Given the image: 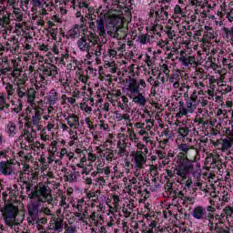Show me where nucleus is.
<instances>
[{
    "mask_svg": "<svg viewBox=\"0 0 233 233\" xmlns=\"http://www.w3.org/2000/svg\"><path fill=\"white\" fill-rule=\"evenodd\" d=\"M91 22H89V30L84 36L76 42L78 49L81 52H88L101 44L100 37H106V29H105V14L94 12L90 14ZM98 32V35H97Z\"/></svg>",
    "mask_w": 233,
    "mask_h": 233,
    "instance_id": "f257e3e1",
    "label": "nucleus"
},
{
    "mask_svg": "<svg viewBox=\"0 0 233 233\" xmlns=\"http://www.w3.org/2000/svg\"><path fill=\"white\" fill-rule=\"evenodd\" d=\"M25 185V192L29 199H35L31 202V205L27 207L28 216L35 221L39 216V208H41L42 203H50L52 201V195H50V187L48 186L38 184L33 180H27L24 182Z\"/></svg>",
    "mask_w": 233,
    "mask_h": 233,
    "instance_id": "f03ea898",
    "label": "nucleus"
},
{
    "mask_svg": "<svg viewBox=\"0 0 233 233\" xmlns=\"http://www.w3.org/2000/svg\"><path fill=\"white\" fill-rule=\"evenodd\" d=\"M16 94L19 99H25L29 105L26 108L25 127L27 128H30L32 125L39 127L41 116H43L45 109L35 104V94H37V91L34 87L29 88L27 86H18Z\"/></svg>",
    "mask_w": 233,
    "mask_h": 233,
    "instance_id": "7ed1b4c3",
    "label": "nucleus"
},
{
    "mask_svg": "<svg viewBox=\"0 0 233 233\" xmlns=\"http://www.w3.org/2000/svg\"><path fill=\"white\" fill-rule=\"evenodd\" d=\"M177 149L179 152L175 158H173L176 167L175 170L178 177L187 179V175L194 172V161L188 157H190V154H193L194 159H196L198 149L185 143L178 144Z\"/></svg>",
    "mask_w": 233,
    "mask_h": 233,
    "instance_id": "20e7f679",
    "label": "nucleus"
},
{
    "mask_svg": "<svg viewBox=\"0 0 233 233\" xmlns=\"http://www.w3.org/2000/svg\"><path fill=\"white\" fill-rule=\"evenodd\" d=\"M144 88H147V82L143 79H133L127 86V90L130 92L128 95L129 99H132L133 103L139 105V106L147 105V98L141 93Z\"/></svg>",
    "mask_w": 233,
    "mask_h": 233,
    "instance_id": "39448f33",
    "label": "nucleus"
},
{
    "mask_svg": "<svg viewBox=\"0 0 233 233\" xmlns=\"http://www.w3.org/2000/svg\"><path fill=\"white\" fill-rule=\"evenodd\" d=\"M39 80L41 88H46L48 83L51 79H54L59 72L57 71V66L53 64H46L38 69Z\"/></svg>",
    "mask_w": 233,
    "mask_h": 233,
    "instance_id": "423d86ee",
    "label": "nucleus"
},
{
    "mask_svg": "<svg viewBox=\"0 0 233 233\" xmlns=\"http://www.w3.org/2000/svg\"><path fill=\"white\" fill-rule=\"evenodd\" d=\"M18 214L19 208L14 204H5L4 208H2V215L6 227H10L11 228L14 227Z\"/></svg>",
    "mask_w": 233,
    "mask_h": 233,
    "instance_id": "0eeeda50",
    "label": "nucleus"
},
{
    "mask_svg": "<svg viewBox=\"0 0 233 233\" xmlns=\"http://www.w3.org/2000/svg\"><path fill=\"white\" fill-rule=\"evenodd\" d=\"M132 162L135 170L137 172L138 170L145 168V166L147 165V155H145L143 151H136L132 154Z\"/></svg>",
    "mask_w": 233,
    "mask_h": 233,
    "instance_id": "6e6552de",
    "label": "nucleus"
},
{
    "mask_svg": "<svg viewBox=\"0 0 233 233\" xmlns=\"http://www.w3.org/2000/svg\"><path fill=\"white\" fill-rule=\"evenodd\" d=\"M191 216L194 218V219H214V216L212 213L208 214L207 213V208H205L203 206H198L194 208Z\"/></svg>",
    "mask_w": 233,
    "mask_h": 233,
    "instance_id": "1a4fd4ad",
    "label": "nucleus"
},
{
    "mask_svg": "<svg viewBox=\"0 0 233 233\" xmlns=\"http://www.w3.org/2000/svg\"><path fill=\"white\" fill-rule=\"evenodd\" d=\"M233 146V134L232 129L230 127L226 128V136L221 138V151L228 152L232 148Z\"/></svg>",
    "mask_w": 233,
    "mask_h": 233,
    "instance_id": "9d476101",
    "label": "nucleus"
},
{
    "mask_svg": "<svg viewBox=\"0 0 233 233\" xmlns=\"http://www.w3.org/2000/svg\"><path fill=\"white\" fill-rule=\"evenodd\" d=\"M209 120L210 115H208V113L203 114V111H200L193 119L192 126L195 127H198V128L200 127H207V125L209 123Z\"/></svg>",
    "mask_w": 233,
    "mask_h": 233,
    "instance_id": "9b49d317",
    "label": "nucleus"
},
{
    "mask_svg": "<svg viewBox=\"0 0 233 233\" xmlns=\"http://www.w3.org/2000/svg\"><path fill=\"white\" fill-rule=\"evenodd\" d=\"M166 10H168V5H165V7L163 5L155 6V11H156L155 21L157 23H159L161 21L165 23V21H167L168 12H167Z\"/></svg>",
    "mask_w": 233,
    "mask_h": 233,
    "instance_id": "f8f14e48",
    "label": "nucleus"
},
{
    "mask_svg": "<svg viewBox=\"0 0 233 233\" xmlns=\"http://www.w3.org/2000/svg\"><path fill=\"white\" fill-rule=\"evenodd\" d=\"M79 10H87L88 14L86 18L89 19V23H92V18L90 17V14H94V12H98V14H104L105 15V23H106V17H108V14L105 13V11H101L99 9H94V7H89L86 2H78Z\"/></svg>",
    "mask_w": 233,
    "mask_h": 233,
    "instance_id": "ddd939ff",
    "label": "nucleus"
},
{
    "mask_svg": "<svg viewBox=\"0 0 233 233\" xmlns=\"http://www.w3.org/2000/svg\"><path fill=\"white\" fill-rule=\"evenodd\" d=\"M46 101L49 106H54L55 105H57L59 101H61V94H59L56 89L53 88L46 94Z\"/></svg>",
    "mask_w": 233,
    "mask_h": 233,
    "instance_id": "4468645a",
    "label": "nucleus"
},
{
    "mask_svg": "<svg viewBox=\"0 0 233 233\" xmlns=\"http://www.w3.org/2000/svg\"><path fill=\"white\" fill-rule=\"evenodd\" d=\"M10 15L12 13L8 11V7L0 6V28H6L10 25Z\"/></svg>",
    "mask_w": 233,
    "mask_h": 233,
    "instance_id": "2eb2a0df",
    "label": "nucleus"
},
{
    "mask_svg": "<svg viewBox=\"0 0 233 233\" xmlns=\"http://www.w3.org/2000/svg\"><path fill=\"white\" fill-rule=\"evenodd\" d=\"M179 61L180 63H182L184 66H188L189 65H191V66H194L195 68L196 66H198V62H196V57L187 56V52L185 51L180 52Z\"/></svg>",
    "mask_w": 233,
    "mask_h": 233,
    "instance_id": "dca6fc26",
    "label": "nucleus"
},
{
    "mask_svg": "<svg viewBox=\"0 0 233 233\" xmlns=\"http://www.w3.org/2000/svg\"><path fill=\"white\" fill-rule=\"evenodd\" d=\"M32 5V12L34 14H39V15H46L48 12L46 11V8H45V5L41 3V0H31Z\"/></svg>",
    "mask_w": 233,
    "mask_h": 233,
    "instance_id": "f3484780",
    "label": "nucleus"
},
{
    "mask_svg": "<svg viewBox=\"0 0 233 233\" xmlns=\"http://www.w3.org/2000/svg\"><path fill=\"white\" fill-rule=\"evenodd\" d=\"M32 136H35V131L34 130V128H31V132L28 129H25L23 131V135L18 137V141H21V148H25L26 147L25 146V143H23V137H25L27 143H34V137Z\"/></svg>",
    "mask_w": 233,
    "mask_h": 233,
    "instance_id": "a211bd4d",
    "label": "nucleus"
},
{
    "mask_svg": "<svg viewBox=\"0 0 233 233\" xmlns=\"http://www.w3.org/2000/svg\"><path fill=\"white\" fill-rule=\"evenodd\" d=\"M86 52V59H92V57H95V59H97V57H101L103 54V44L97 45L96 47L91 48L89 51H84Z\"/></svg>",
    "mask_w": 233,
    "mask_h": 233,
    "instance_id": "6ab92c4d",
    "label": "nucleus"
},
{
    "mask_svg": "<svg viewBox=\"0 0 233 233\" xmlns=\"http://www.w3.org/2000/svg\"><path fill=\"white\" fill-rule=\"evenodd\" d=\"M165 232V229L159 228L157 227V222L151 220L148 226H147L143 230L142 233H159Z\"/></svg>",
    "mask_w": 233,
    "mask_h": 233,
    "instance_id": "aec40b11",
    "label": "nucleus"
},
{
    "mask_svg": "<svg viewBox=\"0 0 233 233\" xmlns=\"http://www.w3.org/2000/svg\"><path fill=\"white\" fill-rule=\"evenodd\" d=\"M222 32V37L228 41V43H230V45L233 46V25L230 27L222 26L221 27Z\"/></svg>",
    "mask_w": 233,
    "mask_h": 233,
    "instance_id": "412c9836",
    "label": "nucleus"
},
{
    "mask_svg": "<svg viewBox=\"0 0 233 233\" xmlns=\"http://www.w3.org/2000/svg\"><path fill=\"white\" fill-rule=\"evenodd\" d=\"M0 172L3 176H12L14 174V167L10 166V163L5 161L0 162Z\"/></svg>",
    "mask_w": 233,
    "mask_h": 233,
    "instance_id": "4be33fe9",
    "label": "nucleus"
},
{
    "mask_svg": "<svg viewBox=\"0 0 233 233\" xmlns=\"http://www.w3.org/2000/svg\"><path fill=\"white\" fill-rule=\"evenodd\" d=\"M67 125L70 127V128H79L80 122H79V116L76 114H70L66 117Z\"/></svg>",
    "mask_w": 233,
    "mask_h": 233,
    "instance_id": "5701e85b",
    "label": "nucleus"
},
{
    "mask_svg": "<svg viewBox=\"0 0 233 233\" xmlns=\"http://www.w3.org/2000/svg\"><path fill=\"white\" fill-rule=\"evenodd\" d=\"M158 141L161 148H165L168 144V141H170V131H168V129L162 131L161 135L159 136Z\"/></svg>",
    "mask_w": 233,
    "mask_h": 233,
    "instance_id": "b1692460",
    "label": "nucleus"
},
{
    "mask_svg": "<svg viewBox=\"0 0 233 233\" xmlns=\"http://www.w3.org/2000/svg\"><path fill=\"white\" fill-rule=\"evenodd\" d=\"M6 49L10 50L11 52H19V40L17 37L14 36L8 40Z\"/></svg>",
    "mask_w": 233,
    "mask_h": 233,
    "instance_id": "393cba45",
    "label": "nucleus"
},
{
    "mask_svg": "<svg viewBox=\"0 0 233 233\" xmlns=\"http://www.w3.org/2000/svg\"><path fill=\"white\" fill-rule=\"evenodd\" d=\"M115 152L114 150L110 149V148H106L104 151L101 152L100 156L103 161H107V163H112V161H114V157H115Z\"/></svg>",
    "mask_w": 233,
    "mask_h": 233,
    "instance_id": "a878e982",
    "label": "nucleus"
},
{
    "mask_svg": "<svg viewBox=\"0 0 233 233\" xmlns=\"http://www.w3.org/2000/svg\"><path fill=\"white\" fill-rule=\"evenodd\" d=\"M187 15L185 14V11L179 6V5H177L174 8V14L172 15L173 19H175V23H177L181 20V17H185Z\"/></svg>",
    "mask_w": 233,
    "mask_h": 233,
    "instance_id": "bb28decb",
    "label": "nucleus"
},
{
    "mask_svg": "<svg viewBox=\"0 0 233 233\" xmlns=\"http://www.w3.org/2000/svg\"><path fill=\"white\" fill-rule=\"evenodd\" d=\"M164 196L166 198H172V196H176V190H174V184L172 182L167 181L164 186Z\"/></svg>",
    "mask_w": 233,
    "mask_h": 233,
    "instance_id": "cd10ccee",
    "label": "nucleus"
},
{
    "mask_svg": "<svg viewBox=\"0 0 233 233\" xmlns=\"http://www.w3.org/2000/svg\"><path fill=\"white\" fill-rule=\"evenodd\" d=\"M125 48H127V45L119 42L118 47H115L114 49H108L107 55L109 56V57H112V59H114V57L117 56V52H123Z\"/></svg>",
    "mask_w": 233,
    "mask_h": 233,
    "instance_id": "c85d7f7f",
    "label": "nucleus"
},
{
    "mask_svg": "<svg viewBox=\"0 0 233 233\" xmlns=\"http://www.w3.org/2000/svg\"><path fill=\"white\" fill-rule=\"evenodd\" d=\"M81 35V30L79 29V25H75L73 28H71L67 32V36L69 39H77Z\"/></svg>",
    "mask_w": 233,
    "mask_h": 233,
    "instance_id": "c756f323",
    "label": "nucleus"
},
{
    "mask_svg": "<svg viewBox=\"0 0 233 233\" xmlns=\"http://www.w3.org/2000/svg\"><path fill=\"white\" fill-rule=\"evenodd\" d=\"M3 85H5V92H7V96L10 97L15 94V87L10 82H5V78L2 77Z\"/></svg>",
    "mask_w": 233,
    "mask_h": 233,
    "instance_id": "7c9ffc66",
    "label": "nucleus"
},
{
    "mask_svg": "<svg viewBox=\"0 0 233 233\" xmlns=\"http://www.w3.org/2000/svg\"><path fill=\"white\" fill-rule=\"evenodd\" d=\"M186 108H187L189 114H194L195 110L198 108V102L187 98L186 100Z\"/></svg>",
    "mask_w": 233,
    "mask_h": 233,
    "instance_id": "2f4dec72",
    "label": "nucleus"
},
{
    "mask_svg": "<svg viewBox=\"0 0 233 233\" xmlns=\"http://www.w3.org/2000/svg\"><path fill=\"white\" fill-rule=\"evenodd\" d=\"M27 79H28V76H26V74H24L18 76L17 78H15L14 80V84L16 85V86H25Z\"/></svg>",
    "mask_w": 233,
    "mask_h": 233,
    "instance_id": "473e14b6",
    "label": "nucleus"
},
{
    "mask_svg": "<svg viewBox=\"0 0 233 233\" xmlns=\"http://www.w3.org/2000/svg\"><path fill=\"white\" fill-rule=\"evenodd\" d=\"M116 148L118 149L117 155L119 157H123V156H125V152H127V143L121 142V140H119L117 142Z\"/></svg>",
    "mask_w": 233,
    "mask_h": 233,
    "instance_id": "72a5a7b5",
    "label": "nucleus"
},
{
    "mask_svg": "<svg viewBox=\"0 0 233 233\" xmlns=\"http://www.w3.org/2000/svg\"><path fill=\"white\" fill-rule=\"evenodd\" d=\"M171 198H173V199H177V203L178 206L181 205L182 201L185 200V198H187V193L183 192V191H176V196H171Z\"/></svg>",
    "mask_w": 233,
    "mask_h": 233,
    "instance_id": "f704fd0d",
    "label": "nucleus"
},
{
    "mask_svg": "<svg viewBox=\"0 0 233 233\" xmlns=\"http://www.w3.org/2000/svg\"><path fill=\"white\" fill-rule=\"evenodd\" d=\"M10 108V104L6 103V98L5 96L0 94V111L6 112Z\"/></svg>",
    "mask_w": 233,
    "mask_h": 233,
    "instance_id": "c9c22d12",
    "label": "nucleus"
},
{
    "mask_svg": "<svg viewBox=\"0 0 233 233\" xmlns=\"http://www.w3.org/2000/svg\"><path fill=\"white\" fill-rule=\"evenodd\" d=\"M214 232H216V233H230V228H228V226H219V224L215 223Z\"/></svg>",
    "mask_w": 233,
    "mask_h": 233,
    "instance_id": "e433bc0d",
    "label": "nucleus"
},
{
    "mask_svg": "<svg viewBox=\"0 0 233 233\" xmlns=\"http://www.w3.org/2000/svg\"><path fill=\"white\" fill-rule=\"evenodd\" d=\"M73 207L78 210V212H83L85 208H86V202H85V198H81L77 200L76 204H74Z\"/></svg>",
    "mask_w": 233,
    "mask_h": 233,
    "instance_id": "4c0bfd02",
    "label": "nucleus"
},
{
    "mask_svg": "<svg viewBox=\"0 0 233 233\" xmlns=\"http://www.w3.org/2000/svg\"><path fill=\"white\" fill-rule=\"evenodd\" d=\"M17 127L15 126V123L9 122L7 125V132L10 136V137H14L16 134Z\"/></svg>",
    "mask_w": 233,
    "mask_h": 233,
    "instance_id": "58836bf2",
    "label": "nucleus"
},
{
    "mask_svg": "<svg viewBox=\"0 0 233 233\" xmlns=\"http://www.w3.org/2000/svg\"><path fill=\"white\" fill-rule=\"evenodd\" d=\"M56 156L60 157V159H63L65 156L68 157V159H72L74 157V153L68 154V150L66 148H62L60 152L56 153Z\"/></svg>",
    "mask_w": 233,
    "mask_h": 233,
    "instance_id": "ea45409f",
    "label": "nucleus"
},
{
    "mask_svg": "<svg viewBox=\"0 0 233 233\" xmlns=\"http://www.w3.org/2000/svg\"><path fill=\"white\" fill-rule=\"evenodd\" d=\"M195 202H196V199L194 198V197L187 196L182 201V203L179 205V207H187V205H194Z\"/></svg>",
    "mask_w": 233,
    "mask_h": 233,
    "instance_id": "a19ab883",
    "label": "nucleus"
},
{
    "mask_svg": "<svg viewBox=\"0 0 233 233\" xmlns=\"http://www.w3.org/2000/svg\"><path fill=\"white\" fill-rule=\"evenodd\" d=\"M116 106H118V108H121V110H125V108L128 106V97H127L126 96H122V103L121 101H119L117 102Z\"/></svg>",
    "mask_w": 233,
    "mask_h": 233,
    "instance_id": "79ce46f5",
    "label": "nucleus"
},
{
    "mask_svg": "<svg viewBox=\"0 0 233 233\" xmlns=\"http://www.w3.org/2000/svg\"><path fill=\"white\" fill-rule=\"evenodd\" d=\"M39 161L42 165V170H46L48 168V160L46 155L43 154L40 156Z\"/></svg>",
    "mask_w": 233,
    "mask_h": 233,
    "instance_id": "37998d69",
    "label": "nucleus"
},
{
    "mask_svg": "<svg viewBox=\"0 0 233 233\" xmlns=\"http://www.w3.org/2000/svg\"><path fill=\"white\" fill-rule=\"evenodd\" d=\"M59 5L62 6H73L76 9V0H60L58 1Z\"/></svg>",
    "mask_w": 233,
    "mask_h": 233,
    "instance_id": "c03bdc74",
    "label": "nucleus"
},
{
    "mask_svg": "<svg viewBox=\"0 0 233 233\" xmlns=\"http://www.w3.org/2000/svg\"><path fill=\"white\" fill-rule=\"evenodd\" d=\"M188 174L186 175V178L183 179V177H181V181H180V185H185V187L187 188H190V187H192V178L191 177H187Z\"/></svg>",
    "mask_w": 233,
    "mask_h": 233,
    "instance_id": "a18cd8bd",
    "label": "nucleus"
},
{
    "mask_svg": "<svg viewBox=\"0 0 233 233\" xmlns=\"http://www.w3.org/2000/svg\"><path fill=\"white\" fill-rule=\"evenodd\" d=\"M135 144H137L136 146L139 150V152H143V154H148V147H147V146L143 144V142L137 141V142H135Z\"/></svg>",
    "mask_w": 233,
    "mask_h": 233,
    "instance_id": "49530a36",
    "label": "nucleus"
},
{
    "mask_svg": "<svg viewBox=\"0 0 233 233\" xmlns=\"http://www.w3.org/2000/svg\"><path fill=\"white\" fill-rule=\"evenodd\" d=\"M85 123L87 126V128H89L90 132H94V130H96V127H97L96 125H94V122L88 116L85 118Z\"/></svg>",
    "mask_w": 233,
    "mask_h": 233,
    "instance_id": "de8ad7c7",
    "label": "nucleus"
},
{
    "mask_svg": "<svg viewBox=\"0 0 233 233\" xmlns=\"http://www.w3.org/2000/svg\"><path fill=\"white\" fill-rule=\"evenodd\" d=\"M171 159H176V153L170 150L167 154H166V158L164 160L165 165H168Z\"/></svg>",
    "mask_w": 233,
    "mask_h": 233,
    "instance_id": "09e8293b",
    "label": "nucleus"
},
{
    "mask_svg": "<svg viewBox=\"0 0 233 233\" xmlns=\"http://www.w3.org/2000/svg\"><path fill=\"white\" fill-rule=\"evenodd\" d=\"M190 132V129L187 127H178V134L182 136V137H187L188 136V133Z\"/></svg>",
    "mask_w": 233,
    "mask_h": 233,
    "instance_id": "8fccbe9b",
    "label": "nucleus"
},
{
    "mask_svg": "<svg viewBox=\"0 0 233 233\" xmlns=\"http://www.w3.org/2000/svg\"><path fill=\"white\" fill-rule=\"evenodd\" d=\"M187 114H190L188 112V109L185 106H182V107H179V111H178V113H177L176 117L180 119V117H183V116H187Z\"/></svg>",
    "mask_w": 233,
    "mask_h": 233,
    "instance_id": "3c124183",
    "label": "nucleus"
},
{
    "mask_svg": "<svg viewBox=\"0 0 233 233\" xmlns=\"http://www.w3.org/2000/svg\"><path fill=\"white\" fill-rule=\"evenodd\" d=\"M138 39L141 45H148L150 43V35L148 34L140 35Z\"/></svg>",
    "mask_w": 233,
    "mask_h": 233,
    "instance_id": "603ef678",
    "label": "nucleus"
},
{
    "mask_svg": "<svg viewBox=\"0 0 233 233\" xmlns=\"http://www.w3.org/2000/svg\"><path fill=\"white\" fill-rule=\"evenodd\" d=\"M129 139L132 143H137L139 141V137L136 135V131L134 129H128Z\"/></svg>",
    "mask_w": 233,
    "mask_h": 233,
    "instance_id": "864d4df0",
    "label": "nucleus"
},
{
    "mask_svg": "<svg viewBox=\"0 0 233 233\" xmlns=\"http://www.w3.org/2000/svg\"><path fill=\"white\" fill-rule=\"evenodd\" d=\"M94 185H96V187H97V185H98L99 187H102V188H103V187H105V185H106V180H105V177H96L95 179Z\"/></svg>",
    "mask_w": 233,
    "mask_h": 233,
    "instance_id": "5fc2aeb1",
    "label": "nucleus"
},
{
    "mask_svg": "<svg viewBox=\"0 0 233 233\" xmlns=\"http://www.w3.org/2000/svg\"><path fill=\"white\" fill-rule=\"evenodd\" d=\"M13 154V156L15 154V152L10 150V148H7L5 150H2L0 151V156L1 157H5V159H10V157L8 156V154Z\"/></svg>",
    "mask_w": 233,
    "mask_h": 233,
    "instance_id": "6e6d98bb",
    "label": "nucleus"
},
{
    "mask_svg": "<svg viewBox=\"0 0 233 233\" xmlns=\"http://www.w3.org/2000/svg\"><path fill=\"white\" fill-rule=\"evenodd\" d=\"M8 196H9V199H12V189L8 188L6 191L2 193V198L3 200L5 201V203H6V201H8Z\"/></svg>",
    "mask_w": 233,
    "mask_h": 233,
    "instance_id": "4d7b16f0",
    "label": "nucleus"
},
{
    "mask_svg": "<svg viewBox=\"0 0 233 233\" xmlns=\"http://www.w3.org/2000/svg\"><path fill=\"white\" fill-rule=\"evenodd\" d=\"M47 157V164L52 165L56 161V151H49Z\"/></svg>",
    "mask_w": 233,
    "mask_h": 233,
    "instance_id": "13d9d810",
    "label": "nucleus"
},
{
    "mask_svg": "<svg viewBox=\"0 0 233 233\" xmlns=\"http://www.w3.org/2000/svg\"><path fill=\"white\" fill-rule=\"evenodd\" d=\"M160 70L165 74L167 77H170V69H168V65L163 64L160 67Z\"/></svg>",
    "mask_w": 233,
    "mask_h": 233,
    "instance_id": "bf43d9fd",
    "label": "nucleus"
},
{
    "mask_svg": "<svg viewBox=\"0 0 233 233\" xmlns=\"http://www.w3.org/2000/svg\"><path fill=\"white\" fill-rule=\"evenodd\" d=\"M54 228H55V232H57V233L63 232V222L56 221L55 223Z\"/></svg>",
    "mask_w": 233,
    "mask_h": 233,
    "instance_id": "052dcab7",
    "label": "nucleus"
},
{
    "mask_svg": "<svg viewBox=\"0 0 233 233\" xmlns=\"http://www.w3.org/2000/svg\"><path fill=\"white\" fill-rule=\"evenodd\" d=\"M230 61H232V58H223L222 64L224 66H228V68H233V61L232 63Z\"/></svg>",
    "mask_w": 233,
    "mask_h": 233,
    "instance_id": "680f3d73",
    "label": "nucleus"
},
{
    "mask_svg": "<svg viewBox=\"0 0 233 233\" xmlns=\"http://www.w3.org/2000/svg\"><path fill=\"white\" fill-rule=\"evenodd\" d=\"M211 167L212 168H218L219 170V168H221V162L213 157L211 161Z\"/></svg>",
    "mask_w": 233,
    "mask_h": 233,
    "instance_id": "e2e57ef3",
    "label": "nucleus"
},
{
    "mask_svg": "<svg viewBox=\"0 0 233 233\" xmlns=\"http://www.w3.org/2000/svg\"><path fill=\"white\" fill-rule=\"evenodd\" d=\"M42 141H50V135L46 134V128L41 130Z\"/></svg>",
    "mask_w": 233,
    "mask_h": 233,
    "instance_id": "0e129e2a",
    "label": "nucleus"
},
{
    "mask_svg": "<svg viewBox=\"0 0 233 233\" xmlns=\"http://www.w3.org/2000/svg\"><path fill=\"white\" fill-rule=\"evenodd\" d=\"M180 79H181V76H179V73L173 74L169 77V83L177 82V81H180Z\"/></svg>",
    "mask_w": 233,
    "mask_h": 233,
    "instance_id": "69168bd1",
    "label": "nucleus"
},
{
    "mask_svg": "<svg viewBox=\"0 0 233 233\" xmlns=\"http://www.w3.org/2000/svg\"><path fill=\"white\" fill-rule=\"evenodd\" d=\"M81 110H84L86 114H91L92 113V107L86 105V103L81 104L80 106Z\"/></svg>",
    "mask_w": 233,
    "mask_h": 233,
    "instance_id": "338daca9",
    "label": "nucleus"
},
{
    "mask_svg": "<svg viewBox=\"0 0 233 233\" xmlns=\"http://www.w3.org/2000/svg\"><path fill=\"white\" fill-rule=\"evenodd\" d=\"M23 72V70L21 69H13L11 76L12 77H14L15 79H17L18 77H21V73Z\"/></svg>",
    "mask_w": 233,
    "mask_h": 233,
    "instance_id": "774afa93",
    "label": "nucleus"
}]
</instances>
